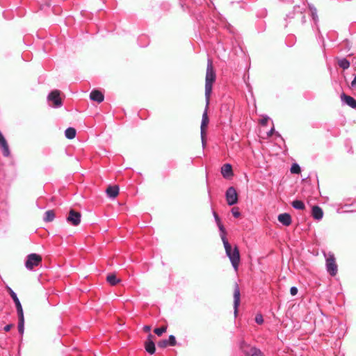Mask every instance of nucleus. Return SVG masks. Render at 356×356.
I'll list each match as a JSON object with an SVG mask.
<instances>
[{"mask_svg":"<svg viewBox=\"0 0 356 356\" xmlns=\"http://www.w3.org/2000/svg\"><path fill=\"white\" fill-rule=\"evenodd\" d=\"M240 304V290L238 286L236 284L234 291V313L235 317L238 314V308Z\"/></svg>","mask_w":356,"mask_h":356,"instance_id":"9d476101","label":"nucleus"},{"mask_svg":"<svg viewBox=\"0 0 356 356\" xmlns=\"http://www.w3.org/2000/svg\"><path fill=\"white\" fill-rule=\"evenodd\" d=\"M270 120L269 117L266 115V116H264L261 120H260V124L261 125H266V124L268 123V120Z\"/></svg>","mask_w":356,"mask_h":356,"instance_id":"f704fd0d","label":"nucleus"},{"mask_svg":"<svg viewBox=\"0 0 356 356\" xmlns=\"http://www.w3.org/2000/svg\"><path fill=\"white\" fill-rule=\"evenodd\" d=\"M1 148L2 149L3 155L6 157H8L10 154V152L8 143L5 145V146L3 145L2 147H1Z\"/></svg>","mask_w":356,"mask_h":356,"instance_id":"bb28decb","label":"nucleus"},{"mask_svg":"<svg viewBox=\"0 0 356 356\" xmlns=\"http://www.w3.org/2000/svg\"><path fill=\"white\" fill-rule=\"evenodd\" d=\"M90 98L91 100L101 103L104 99V96L102 92L97 90H93L90 94Z\"/></svg>","mask_w":356,"mask_h":356,"instance_id":"f8f14e48","label":"nucleus"},{"mask_svg":"<svg viewBox=\"0 0 356 356\" xmlns=\"http://www.w3.org/2000/svg\"><path fill=\"white\" fill-rule=\"evenodd\" d=\"M19 319H24L22 307L20 302L15 305Z\"/></svg>","mask_w":356,"mask_h":356,"instance_id":"b1692460","label":"nucleus"},{"mask_svg":"<svg viewBox=\"0 0 356 356\" xmlns=\"http://www.w3.org/2000/svg\"><path fill=\"white\" fill-rule=\"evenodd\" d=\"M341 99L343 102L348 105L350 107L353 108H356V100L353 97L343 93L341 95Z\"/></svg>","mask_w":356,"mask_h":356,"instance_id":"4468645a","label":"nucleus"},{"mask_svg":"<svg viewBox=\"0 0 356 356\" xmlns=\"http://www.w3.org/2000/svg\"><path fill=\"white\" fill-rule=\"evenodd\" d=\"M273 131H274V128H272V129L269 131V132L268 133V135L269 136H272V134H273Z\"/></svg>","mask_w":356,"mask_h":356,"instance_id":"a19ab883","label":"nucleus"},{"mask_svg":"<svg viewBox=\"0 0 356 356\" xmlns=\"http://www.w3.org/2000/svg\"><path fill=\"white\" fill-rule=\"evenodd\" d=\"M338 65L342 69L346 70L350 67V62L346 58H342L338 61Z\"/></svg>","mask_w":356,"mask_h":356,"instance_id":"5701e85b","label":"nucleus"},{"mask_svg":"<svg viewBox=\"0 0 356 356\" xmlns=\"http://www.w3.org/2000/svg\"><path fill=\"white\" fill-rule=\"evenodd\" d=\"M10 294L15 305L20 302L17 294L11 289H10Z\"/></svg>","mask_w":356,"mask_h":356,"instance_id":"7c9ffc66","label":"nucleus"},{"mask_svg":"<svg viewBox=\"0 0 356 356\" xmlns=\"http://www.w3.org/2000/svg\"><path fill=\"white\" fill-rule=\"evenodd\" d=\"M292 205L297 209H302L305 208L304 202H292Z\"/></svg>","mask_w":356,"mask_h":356,"instance_id":"c85d7f7f","label":"nucleus"},{"mask_svg":"<svg viewBox=\"0 0 356 356\" xmlns=\"http://www.w3.org/2000/svg\"><path fill=\"white\" fill-rule=\"evenodd\" d=\"M6 143H7V141H6V138H4V136L0 131V147H2L3 145L5 146V145Z\"/></svg>","mask_w":356,"mask_h":356,"instance_id":"c9c22d12","label":"nucleus"},{"mask_svg":"<svg viewBox=\"0 0 356 356\" xmlns=\"http://www.w3.org/2000/svg\"><path fill=\"white\" fill-rule=\"evenodd\" d=\"M42 262V257L40 255L31 253L26 257L25 266L28 270H32L34 267L38 266Z\"/></svg>","mask_w":356,"mask_h":356,"instance_id":"0eeeda50","label":"nucleus"},{"mask_svg":"<svg viewBox=\"0 0 356 356\" xmlns=\"http://www.w3.org/2000/svg\"><path fill=\"white\" fill-rule=\"evenodd\" d=\"M168 341L169 346H173L176 344V339L174 335H170Z\"/></svg>","mask_w":356,"mask_h":356,"instance_id":"2f4dec72","label":"nucleus"},{"mask_svg":"<svg viewBox=\"0 0 356 356\" xmlns=\"http://www.w3.org/2000/svg\"><path fill=\"white\" fill-rule=\"evenodd\" d=\"M12 327H13V325H12V324L7 325H6V326L4 327V330H5L6 332H8V331H10V329L12 328Z\"/></svg>","mask_w":356,"mask_h":356,"instance_id":"ea45409f","label":"nucleus"},{"mask_svg":"<svg viewBox=\"0 0 356 356\" xmlns=\"http://www.w3.org/2000/svg\"><path fill=\"white\" fill-rule=\"evenodd\" d=\"M216 72L213 67L212 60L211 59H208L205 78V99L207 102V107L209 104L210 95L212 92V86L216 80Z\"/></svg>","mask_w":356,"mask_h":356,"instance_id":"f03ea898","label":"nucleus"},{"mask_svg":"<svg viewBox=\"0 0 356 356\" xmlns=\"http://www.w3.org/2000/svg\"><path fill=\"white\" fill-rule=\"evenodd\" d=\"M54 218H55V214H54V211L52 210H49L44 213L43 220L45 222H51L54 220Z\"/></svg>","mask_w":356,"mask_h":356,"instance_id":"412c9836","label":"nucleus"},{"mask_svg":"<svg viewBox=\"0 0 356 356\" xmlns=\"http://www.w3.org/2000/svg\"><path fill=\"white\" fill-rule=\"evenodd\" d=\"M166 330H167V327L164 326V327L155 328L154 332L158 336H161L163 333L166 332Z\"/></svg>","mask_w":356,"mask_h":356,"instance_id":"c756f323","label":"nucleus"},{"mask_svg":"<svg viewBox=\"0 0 356 356\" xmlns=\"http://www.w3.org/2000/svg\"><path fill=\"white\" fill-rule=\"evenodd\" d=\"M350 86L352 88H355L356 87V74L355 75L354 79H353V80L352 81V82L350 83Z\"/></svg>","mask_w":356,"mask_h":356,"instance_id":"58836bf2","label":"nucleus"},{"mask_svg":"<svg viewBox=\"0 0 356 356\" xmlns=\"http://www.w3.org/2000/svg\"><path fill=\"white\" fill-rule=\"evenodd\" d=\"M145 330H150V327H149V326H145Z\"/></svg>","mask_w":356,"mask_h":356,"instance_id":"37998d69","label":"nucleus"},{"mask_svg":"<svg viewBox=\"0 0 356 356\" xmlns=\"http://www.w3.org/2000/svg\"><path fill=\"white\" fill-rule=\"evenodd\" d=\"M152 336L149 334L148 336V339L145 342V348L147 353L152 355L155 353V345L154 341L152 340Z\"/></svg>","mask_w":356,"mask_h":356,"instance_id":"f3484780","label":"nucleus"},{"mask_svg":"<svg viewBox=\"0 0 356 356\" xmlns=\"http://www.w3.org/2000/svg\"><path fill=\"white\" fill-rule=\"evenodd\" d=\"M255 322L258 324H262L264 322V318L261 314H257L255 316Z\"/></svg>","mask_w":356,"mask_h":356,"instance_id":"72a5a7b5","label":"nucleus"},{"mask_svg":"<svg viewBox=\"0 0 356 356\" xmlns=\"http://www.w3.org/2000/svg\"><path fill=\"white\" fill-rule=\"evenodd\" d=\"M168 346H169V343L167 339L161 340L158 343V346L160 348H165Z\"/></svg>","mask_w":356,"mask_h":356,"instance_id":"473e14b6","label":"nucleus"},{"mask_svg":"<svg viewBox=\"0 0 356 356\" xmlns=\"http://www.w3.org/2000/svg\"><path fill=\"white\" fill-rule=\"evenodd\" d=\"M213 216H214L216 222V224L218 227L219 231H220V236L221 237L222 236H225L227 234V232L225 230V228L221 223L220 218L218 217V216L217 215V213L215 211H213Z\"/></svg>","mask_w":356,"mask_h":356,"instance_id":"a211bd4d","label":"nucleus"},{"mask_svg":"<svg viewBox=\"0 0 356 356\" xmlns=\"http://www.w3.org/2000/svg\"><path fill=\"white\" fill-rule=\"evenodd\" d=\"M227 200H238L237 193L234 188L229 187L226 192Z\"/></svg>","mask_w":356,"mask_h":356,"instance_id":"6ab92c4d","label":"nucleus"},{"mask_svg":"<svg viewBox=\"0 0 356 356\" xmlns=\"http://www.w3.org/2000/svg\"><path fill=\"white\" fill-rule=\"evenodd\" d=\"M221 240L222 241L224 248L225 250L226 255L229 259V261L235 270V271L238 270V265L240 263V253L239 250L236 245H235L233 248L230 243H229L226 235L222 236Z\"/></svg>","mask_w":356,"mask_h":356,"instance_id":"f257e3e1","label":"nucleus"},{"mask_svg":"<svg viewBox=\"0 0 356 356\" xmlns=\"http://www.w3.org/2000/svg\"><path fill=\"white\" fill-rule=\"evenodd\" d=\"M287 18L294 19L298 24H303L306 22V14L300 6H295L293 11L287 15Z\"/></svg>","mask_w":356,"mask_h":356,"instance_id":"20e7f679","label":"nucleus"},{"mask_svg":"<svg viewBox=\"0 0 356 356\" xmlns=\"http://www.w3.org/2000/svg\"><path fill=\"white\" fill-rule=\"evenodd\" d=\"M18 330L21 334H23L24 331V319H19Z\"/></svg>","mask_w":356,"mask_h":356,"instance_id":"cd10ccee","label":"nucleus"},{"mask_svg":"<svg viewBox=\"0 0 356 356\" xmlns=\"http://www.w3.org/2000/svg\"><path fill=\"white\" fill-rule=\"evenodd\" d=\"M221 174L225 179H229L233 175L232 167L229 163L224 164L221 168Z\"/></svg>","mask_w":356,"mask_h":356,"instance_id":"ddd939ff","label":"nucleus"},{"mask_svg":"<svg viewBox=\"0 0 356 356\" xmlns=\"http://www.w3.org/2000/svg\"><path fill=\"white\" fill-rule=\"evenodd\" d=\"M65 136L68 139H73L76 136V130L72 127L67 128L65 131Z\"/></svg>","mask_w":356,"mask_h":356,"instance_id":"4be33fe9","label":"nucleus"},{"mask_svg":"<svg viewBox=\"0 0 356 356\" xmlns=\"http://www.w3.org/2000/svg\"><path fill=\"white\" fill-rule=\"evenodd\" d=\"M277 219L278 221L284 226H289L291 224V217L287 213L280 214Z\"/></svg>","mask_w":356,"mask_h":356,"instance_id":"2eb2a0df","label":"nucleus"},{"mask_svg":"<svg viewBox=\"0 0 356 356\" xmlns=\"http://www.w3.org/2000/svg\"><path fill=\"white\" fill-rule=\"evenodd\" d=\"M232 213L235 218H238L241 215L238 208H233Z\"/></svg>","mask_w":356,"mask_h":356,"instance_id":"e433bc0d","label":"nucleus"},{"mask_svg":"<svg viewBox=\"0 0 356 356\" xmlns=\"http://www.w3.org/2000/svg\"><path fill=\"white\" fill-rule=\"evenodd\" d=\"M290 293L291 296H296L298 293V289L296 286H292L290 289Z\"/></svg>","mask_w":356,"mask_h":356,"instance_id":"4c0bfd02","label":"nucleus"},{"mask_svg":"<svg viewBox=\"0 0 356 356\" xmlns=\"http://www.w3.org/2000/svg\"><path fill=\"white\" fill-rule=\"evenodd\" d=\"M106 193L109 198H115L119 193V187L118 186H109L106 188Z\"/></svg>","mask_w":356,"mask_h":356,"instance_id":"dca6fc26","label":"nucleus"},{"mask_svg":"<svg viewBox=\"0 0 356 356\" xmlns=\"http://www.w3.org/2000/svg\"><path fill=\"white\" fill-rule=\"evenodd\" d=\"M66 221L68 224L76 227L81 221V214L79 211L71 209L66 216Z\"/></svg>","mask_w":356,"mask_h":356,"instance_id":"423d86ee","label":"nucleus"},{"mask_svg":"<svg viewBox=\"0 0 356 356\" xmlns=\"http://www.w3.org/2000/svg\"><path fill=\"white\" fill-rule=\"evenodd\" d=\"M209 106L205 108V110L202 115V122H201V127H200V134H201V140H202V144L203 147L206 145V139H205V134H206V127H207L209 124V118L207 115V110H208Z\"/></svg>","mask_w":356,"mask_h":356,"instance_id":"6e6552de","label":"nucleus"},{"mask_svg":"<svg viewBox=\"0 0 356 356\" xmlns=\"http://www.w3.org/2000/svg\"><path fill=\"white\" fill-rule=\"evenodd\" d=\"M312 216L316 220H321L323 217V209L318 206H313L311 212Z\"/></svg>","mask_w":356,"mask_h":356,"instance_id":"9b49d317","label":"nucleus"},{"mask_svg":"<svg viewBox=\"0 0 356 356\" xmlns=\"http://www.w3.org/2000/svg\"><path fill=\"white\" fill-rule=\"evenodd\" d=\"M239 347L245 356H265L261 350L250 346L243 341L240 343Z\"/></svg>","mask_w":356,"mask_h":356,"instance_id":"7ed1b4c3","label":"nucleus"},{"mask_svg":"<svg viewBox=\"0 0 356 356\" xmlns=\"http://www.w3.org/2000/svg\"><path fill=\"white\" fill-rule=\"evenodd\" d=\"M106 280L112 286H115L120 282V280L118 279L115 274L108 275L106 277Z\"/></svg>","mask_w":356,"mask_h":356,"instance_id":"aec40b11","label":"nucleus"},{"mask_svg":"<svg viewBox=\"0 0 356 356\" xmlns=\"http://www.w3.org/2000/svg\"><path fill=\"white\" fill-rule=\"evenodd\" d=\"M236 202H228V204H229V206H232V205L235 204Z\"/></svg>","mask_w":356,"mask_h":356,"instance_id":"79ce46f5","label":"nucleus"},{"mask_svg":"<svg viewBox=\"0 0 356 356\" xmlns=\"http://www.w3.org/2000/svg\"><path fill=\"white\" fill-rule=\"evenodd\" d=\"M291 172L293 174H299L300 173V167L298 163H293V165L291 167Z\"/></svg>","mask_w":356,"mask_h":356,"instance_id":"a878e982","label":"nucleus"},{"mask_svg":"<svg viewBox=\"0 0 356 356\" xmlns=\"http://www.w3.org/2000/svg\"><path fill=\"white\" fill-rule=\"evenodd\" d=\"M326 259V269L329 274L334 276L337 273V265L336 264L335 257L331 252L324 254Z\"/></svg>","mask_w":356,"mask_h":356,"instance_id":"39448f33","label":"nucleus"},{"mask_svg":"<svg viewBox=\"0 0 356 356\" xmlns=\"http://www.w3.org/2000/svg\"><path fill=\"white\" fill-rule=\"evenodd\" d=\"M60 91L55 90L51 92L48 97L47 100L51 104H52V106L55 108H59L62 106V101L60 97Z\"/></svg>","mask_w":356,"mask_h":356,"instance_id":"1a4fd4ad","label":"nucleus"},{"mask_svg":"<svg viewBox=\"0 0 356 356\" xmlns=\"http://www.w3.org/2000/svg\"><path fill=\"white\" fill-rule=\"evenodd\" d=\"M309 9L311 11V15L314 20V22L316 24L318 22V15H317V10L316 8L314 6H309Z\"/></svg>","mask_w":356,"mask_h":356,"instance_id":"393cba45","label":"nucleus"}]
</instances>
